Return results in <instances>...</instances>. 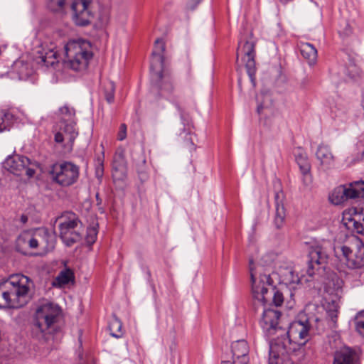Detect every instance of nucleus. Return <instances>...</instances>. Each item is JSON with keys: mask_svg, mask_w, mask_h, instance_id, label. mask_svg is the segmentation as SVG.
Returning a JSON list of instances; mask_svg holds the SVG:
<instances>
[{"mask_svg": "<svg viewBox=\"0 0 364 364\" xmlns=\"http://www.w3.org/2000/svg\"><path fill=\"white\" fill-rule=\"evenodd\" d=\"M281 194L282 193L279 192L275 194L276 212L274 223L277 228H281L283 226L286 218V210L280 200Z\"/></svg>", "mask_w": 364, "mask_h": 364, "instance_id": "obj_23", "label": "nucleus"}, {"mask_svg": "<svg viewBox=\"0 0 364 364\" xmlns=\"http://www.w3.org/2000/svg\"><path fill=\"white\" fill-rule=\"evenodd\" d=\"M200 1L201 0H189L188 6L191 9H194Z\"/></svg>", "mask_w": 364, "mask_h": 364, "instance_id": "obj_41", "label": "nucleus"}, {"mask_svg": "<svg viewBox=\"0 0 364 364\" xmlns=\"http://www.w3.org/2000/svg\"><path fill=\"white\" fill-rule=\"evenodd\" d=\"M242 52L244 53L243 60L247 74L252 81L255 73V44L252 42L246 41L242 46Z\"/></svg>", "mask_w": 364, "mask_h": 364, "instance_id": "obj_19", "label": "nucleus"}, {"mask_svg": "<svg viewBox=\"0 0 364 364\" xmlns=\"http://www.w3.org/2000/svg\"><path fill=\"white\" fill-rule=\"evenodd\" d=\"M52 236L45 228H37L23 231L16 238V249L23 255H31V250H48L53 247V244L50 243Z\"/></svg>", "mask_w": 364, "mask_h": 364, "instance_id": "obj_6", "label": "nucleus"}, {"mask_svg": "<svg viewBox=\"0 0 364 364\" xmlns=\"http://www.w3.org/2000/svg\"><path fill=\"white\" fill-rule=\"evenodd\" d=\"M328 317L330 318L331 322L333 323V326L337 322V318H338V309L337 306H335V309L333 310H329L327 311Z\"/></svg>", "mask_w": 364, "mask_h": 364, "instance_id": "obj_39", "label": "nucleus"}, {"mask_svg": "<svg viewBox=\"0 0 364 364\" xmlns=\"http://www.w3.org/2000/svg\"><path fill=\"white\" fill-rule=\"evenodd\" d=\"M314 321H315V322H316V323H319V322H321V321L318 318H316L314 319Z\"/></svg>", "mask_w": 364, "mask_h": 364, "instance_id": "obj_44", "label": "nucleus"}, {"mask_svg": "<svg viewBox=\"0 0 364 364\" xmlns=\"http://www.w3.org/2000/svg\"><path fill=\"white\" fill-rule=\"evenodd\" d=\"M312 321L305 316L290 323L269 343L268 364H291L289 356L300 351L311 338Z\"/></svg>", "mask_w": 364, "mask_h": 364, "instance_id": "obj_2", "label": "nucleus"}, {"mask_svg": "<svg viewBox=\"0 0 364 364\" xmlns=\"http://www.w3.org/2000/svg\"><path fill=\"white\" fill-rule=\"evenodd\" d=\"M104 172L103 161L101 159H97V165L96 167V175L98 178L102 177Z\"/></svg>", "mask_w": 364, "mask_h": 364, "instance_id": "obj_40", "label": "nucleus"}, {"mask_svg": "<svg viewBox=\"0 0 364 364\" xmlns=\"http://www.w3.org/2000/svg\"><path fill=\"white\" fill-rule=\"evenodd\" d=\"M333 364H361L359 355L349 347H343L334 353Z\"/></svg>", "mask_w": 364, "mask_h": 364, "instance_id": "obj_18", "label": "nucleus"}, {"mask_svg": "<svg viewBox=\"0 0 364 364\" xmlns=\"http://www.w3.org/2000/svg\"><path fill=\"white\" fill-rule=\"evenodd\" d=\"M60 120L66 122L75 121V111L73 107L65 105L59 109Z\"/></svg>", "mask_w": 364, "mask_h": 364, "instance_id": "obj_28", "label": "nucleus"}, {"mask_svg": "<svg viewBox=\"0 0 364 364\" xmlns=\"http://www.w3.org/2000/svg\"><path fill=\"white\" fill-rule=\"evenodd\" d=\"M36 61L42 66L55 68L59 63L58 50L52 45L50 48H42L41 50L38 51Z\"/></svg>", "mask_w": 364, "mask_h": 364, "instance_id": "obj_17", "label": "nucleus"}, {"mask_svg": "<svg viewBox=\"0 0 364 364\" xmlns=\"http://www.w3.org/2000/svg\"><path fill=\"white\" fill-rule=\"evenodd\" d=\"M277 274L282 283L286 285H293L301 283L304 276H299L295 269L291 266L279 267Z\"/></svg>", "mask_w": 364, "mask_h": 364, "instance_id": "obj_20", "label": "nucleus"}, {"mask_svg": "<svg viewBox=\"0 0 364 364\" xmlns=\"http://www.w3.org/2000/svg\"><path fill=\"white\" fill-rule=\"evenodd\" d=\"M20 220L21 222L23 223V224H25L27 223L28 221V217L27 215H21V218H20Z\"/></svg>", "mask_w": 364, "mask_h": 364, "instance_id": "obj_42", "label": "nucleus"}, {"mask_svg": "<svg viewBox=\"0 0 364 364\" xmlns=\"http://www.w3.org/2000/svg\"><path fill=\"white\" fill-rule=\"evenodd\" d=\"M14 116L10 112H5L0 114V132L8 129L13 120Z\"/></svg>", "mask_w": 364, "mask_h": 364, "instance_id": "obj_33", "label": "nucleus"}, {"mask_svg": "<svg viewBox=\"0 0 364 364\" xmlns=\"http://www.w3.org/2000/svg\"><path fill=\"white\" fill-rule=\"evenodd\" d=\"M274 258V254L268 253L256 262L252 258L249 261L254 306L256 311L259 306L262 308L260 326L269 335L284 331L278 328L280 311L268 307L272 304L279 306L284 302L283 294L274 286L272 278L275 274L272 270Z\"/></svg>", "mask_w": 364, "mask_h": 364, "instance_id": "obj_1", "label": "nucleus"}, {"mask_svg": "<svg viewBox=\"0 0 364 364\" xmlns=\"http://www.w3.org/2000/svg\"><path fill=\"white\" fill-rule=\"evenodd\" d=\"M65 65L75 71L85 70L92 57L90 43L82 39L68 41L64 47Z\"/></svg>", "mask_w": 364, "mask_h": 364, "instance_id": "obj_5", "label": "nucleus"}, {"mask_svg": "<svg viewBox=\"0 0 364 364\" xmlns=\"http://www.w3.org/2000/svg\"><path fill=\"white\" fill-rule=\"evenodd\" d=\"M364 198V181H355L348 186H339L329 196L331 203L340 205L348 199Z\"/></svg>", "mask_w": 364, "mask_h": 364, "instance_id": "obj_10", "label": "nucleus"}, {"mask_svg": "<svg viewBox=\"0 0 364 364\" xmlns=\"http://www.w3.org/2000/svg\"><path fill=\"white\" fill-rule=\"evenodd\" d=\"M65 0H48V6L53 11H61L65 5Z\"/></svg>", "mask_w": 364, "mask_h": 364, "instance_id": "obj_36", "label": "nucleus"}, {"mask_svg": "<svg viewBox=\"0 0 364 364\" xmlns=\"http://www.w3.org/2000/svg\"><path fill=\"white\" fill-rule=\"evenodd\" d=\"M122 323L119 319L114 316L109 322V329L112 336L115 338H120L122 336Z\"/></svg>", "mask_w": 364, "mask_h": 364, "instance_id": "obj_30", "label": "nucleus"}, {"mask_svg": "<svg viewBox=\"0 0 364 364\" xmlns=\"http://www.w3.org/2000/svg\"><path fill=\"white\" fill-rule=\"evenodd\" d=\"M75 279L74 273L70 269H65L59 273L53 282V285L57 287H62Z\"/></svg>", "mask_w": 364, "mask_h": 364, "instance_id": "obj_25", "label": "nucleus"}, {"mask_svg": "<svg viewBox=\"0 0 364 364\" xmlns=\"http://www.w3.org/2000/svg\"><path fill=\"white\" fill-rule=\"evenodd\" d=\"M97 228L95 226L90 227L87 229L85 240L89 245L95 242L97 237Z\"/></svg>", "mask_w": 364, "mask_h": 364, "instance_id": "obj_34", "label": "nucleus"}, {"mask_svg": "<svg viewBox=\"0 0 364 364\" xmlns=\"http://www.w3.org/2000/svg\"><path fill=\"white\" fill-rule=\"evenodd\" d=\"M151 75L153 80L157 82L160 91L162 94H171L173 92L174 87L170 76V73L168 70H166V68H163V77L161 78H158L156 75L154 73H151Z\"/></svg>", "mask_w": 364, "mask_h": 364, "instance_id": "obj_22", "label": "nucleus"}, {"mask_svg": "<svg viewBox=\"0 0 364 364\" xmlns=\"http://www.w3.org/2000/svg\"><path fill=\"white\" fill-rule=\"evenodd\" d=\"M34 164L26 156L13 155L4 163V167L10 173L18 176H26L31 178L35 173Z\"/></svg>", "mask_w": 364, "mask_h": 364, "instance_id": "obj_12", "label": "nucleus"}, {"mask_svg": "<svg viewBox=\"0 0 364 364\" xmlns=\"http://www.w3.org/2000/svg\"><path fill=\"white\" fill-rule=\"evenodd\" d=\"M335 255L344 259L346 265L351 269L364 266V245L359 240H355L350 245H340L333 248Z\"/></svg>", "mask_w": 364, "mask_h": 364, "instance_id": "obj_8", "label": "nucleus"}, {"mask_svg": "<svg viewBox=\"0 0 364 364\" xmlns=\"http://www.w3.org/2000/svg\"><path fill=\"white\" fill-rule=\"evenodd\" d=\"M127 137V126L125 124H122L119 126V129L117 134V139L122 141Z\"/></svg>", "mask_w": 364, "mask_h": 364, "instance_id": "obj_38", "label": "nucleus"}, {"mask_svg": "<svg viewBox=\"0 0 364 364\" xmlns=\"http://www.w3.org/2000/svg\"><path fill=\"white\" fill-rule=\"evenodd\" d=\"M257 112L259 114H262L264 110L271 106V98L267 94L261 93L257 96Z\"/></svg>", "mask_w": 364, "mask_h": 364, "instance_id": "obj_29", "label": "nucleus"}, {"mask_svg": "<svg viewBox=\"0 0 364 364\" xmlns=\"http://www.w3.org/2000/svg\"><path fill=\"white\" fill-rule=\"evenodd\" d=\"M166 46L161 38H157L154 43L152 58L151 61V71L156 75L158 78L163 77L162 70L164 67V56Z\"/></svg>", "mask_w": 364, "mask_h": 364, "instance_id": "obj_15", "label": "nucleus"}, {"mask_svg": "<svg viewBox=\"0 0 364 364\" xmlns=\"http://www.w3.org/2000/svg\"><path fill=\"white\" fill-rule=\"evenodd\" d=\"M238 57H239V51L237 50V60H238Z\"/></svg>", "mask_w": 364, "mask_h": 364, "instance_id": "obj_45", "label": "nucleus"}, {"mask_svg": "<svg viewBox=\"0 0 364 364\" xmlns=\"http://www.w3.org/2000/svg\"><path fill=\"white\" fill-rule=\"evenodd\" d=\"M316 156L323 171L329 170L334 166L335 157L328 146L323 144H320L318 146Z\"/></svg>", "mask_w": 364, "mask_h": 364, "instance_id": "obj_21", "label": "nucleus"}, {"mask_svg": "<svg viewBox=\"0 0 364 364\" xmlns=\"http://www.w3.org/2000/svg\"><path fill=\"white\" fill-rule=\"evenodd\" d=\"M115 85L113 82L107 81L104 84V92L105 98L109 103H112L114 99Z\"/></svg>", "mask_w": 364, "mask_h": 364, "instance_id": "obj_32", "label": "nucleus"}, {"mask_svg": "<svg viewBox=\"0 0 364 364\" xmlns=\"http://www.w3.org/2000/svg\"><path fill=\"white\" fill-rule=\"evenodd\" d=\"M300 53L309 65H314L317 59V50L309 43L301 42L299 45Z\"/></svg>", "mask_w": 364, "mask_h": 364, "instance_id": "obj_24", "label": "nucleus"}, {"mask_svg": "<svg viewBox=\"0 0 364 364\" xmlns=\"http://www.w3.org/2000/svg\"><path fill=\"white\" fill-rule=\"evenodd\" d=\"M54 141L61 144L63 147L70 150L73 149L74 141L78 136L76 121L66 122L59 121L53 128Z\"/></svg>", "mask_w": 364, "mask_h": 364, "instance_id": "obj_11", "label": "nucleus"}, {"mask_svg": "<svg viewBox=\"0 0 364 364\" xmlns=\"http://www.w3.org/2000/svg\"><path fill=\"white\" fill-rule=\"evenodd\" d=\"M50 174L53 181L61 186L68 187L77 181L80 168L71 162L65 161L53 165Z\"/></svg>", "mask_w": 364, "mask_h": 364, "instance_id": "obj_9", "label": "nucleus"}, {"mask_svg": "<svg viewBox=\"0 0 364 364\" xmlns=\"http://www.w3.org/2000/svg\"><path fill=\"white\" fill-rule=\"evenodd\" d=\"M296 161L299 166L300 171L301 173L304 176V177L307 178L309 176V173L311 170V164L309 161L308 156L306 154L304 151H300L296 154L295 156Z\"/></svg>", "mask_w": 364, "mask_h": 364, "instance_id": "obj_26", "label": "nucleus"}, {"mask_svg": "<svg viewBox=\"0 0 364 364\" xmlns=\"http://www.w3.org/2000/svg\"><path fill=\"white\" fill-rule=\"evenodd\" d=\"M61 314L60 307L50 301L40 304L35 311L31 326V336L40 342H48L58 331Z\"/></svg>", "mask_w": 364, "mask_h": 364, "instance_id": "obj_4", "label": "nucleus"}, {"mask_svg": "<svg viewBox=\"0 0 364 364\" xmlns=\"http://www.w3.org/2000/svg\"><path fill=\"white\" fill-rule=\"evenodd\" d=\"M355 328L364 337V311L359 312L355 317Z\"/></svg>", "mask_w": 364, "mask_h": 364, "instance_id": "obj_35", "label": "nucleus"}, {"mask_svg": "<svg viewBox=\"0 0 364 364\" xmlns=\"http://www.w3.org/2000/svg\"><path fill=\"white\" fill-rule=\"evenodd\" d=\"M112 176L114 180H124L126 177V168L124 164H114L112 168Z\"/></svg>", "mask_w": 364, "mask_h": 364, "instance_id": "obj_31", "label": "nucleus"}, {"mask_svg": "<svg viewBox=\"0 0 364 364\" xmlns=\"http://www.w3.org/2000/svg\"><path fill=\"white\" fill-rule=\"evenodd\" d=\"M96 199H97V205L101 204L102 200L100 198L98 193L96 194Z\"/></svg>", "mask_w": 364, "mask_h": 364, "instance_id": "obj_43", "label": "nucleus"}, {"mask_svg": "<svg viewBox=\"0 0 364 364\" xmlns=\"http://www.w3.org/2000/svg\"><path fill=\"white\" fill-rule=\"evenodd\" d=\"M328 249H331V244L328 241L311 247L309 269L307 271L309 277H312L314 274L312 269L314 268V265H324L327 263L329 257Z\"/></svg>", "mask_w": 364, "mask_h": 364, "instance_id": "obj_14", "label": "nucleus"}, {"mask_svg": "<svg viewBox=\"0 0 364 364\" xmlns=\"http://www.w3.org/2000/svg\"><path fill=\"white\" fill-rule=\"evenodd\" d=\"M32 280L21 274L11 275L0 282V308L18 309L26 305L31 298Z\"/></svg>", "mask_w": 364, "mask_h": 364, "instance_id": "obj_3", "label": "nucleus"}, {"mask_svg": "<svg viewBox=\"0 0 364 364\" xmlns=\"http://www.w3.org/2000/svg\"><path fill=\"white\" fill-rule=\"evenodd\" d=\"M344 220H348L349 228L352 224L357 232L361 233L364 231V214H355L353 218H347V215H345Z\"/></svg>", "mask_w": 364, "mask_h": 364, "instance_id": "obj_27", "label": "nucleus"}, {"mask_svg": "<svg viewBox=\"0 0 364 364\" xmlns=\"http://www.w3.org/2000/svg\"><path fill=\"white\" fill-rule=\"evenodd\" d=\"M233 362L223 361L221 364H249V346L246 341L238 340L232 344Z\"/></svg>", "mask_w": 364, "mask_h": 364, "instance_id": "obj_16", "label": "nucleus"}, {"mask_svg": "<svg viewBox=\"0 0 364 364\" xmlns=\"http://www.w3.org/2000/svg\"><path fill=\"white\" fill-rule=\"evenodd\" d=\"M61 223L59 224L60 237L68 246H71L82 239L80 229L82 223L76 214L67 212L60 217Z\"/></svg>", "mask_w": 364, "mask_h": 364, "instance_id": "obj_7", "label": "nucleus"}, {"mask_svg": "<svg viewBox=\"0 0 364 364\" xmlns=\"http://www.w3.org/2000/svg\"><path fill=\"white\" fill-rule=\"evenodd\" d=\"M176 107L178 108V110H180V107L176 105Z\"/></svg>", "mask_w": 364, "mask_h": 364, "instance_id": "obj_46", "label": "nucleus"}, {"mask_svg": "<svg viewBox=\"0 0 364 364\" xmlns=\"http://www.w3.org/2000/svg\"><path fill=\"white\" fill-rule=\"evenodd\" d=\"M90 0H73L71 4L73 20L77 26H85L90 23L92 17Z\"/></svg>", "mask_w": 364, "mask_h": 364, "instance_id": "obj_13", "label": "nucleus"}, {"mask_svg": "<svg viewBox=\"0 0 364 364\" xmlns=\"http://www.w3.org/2000/svg\"><path fill=\"white\" fill-rule=\"evenodd\" d=\"M146 161H143V164L141 168H137L139 177L141 181H145L148 179V173L145 167Z\"/></svg>", "mask_w": 364, "mask_h": 364, "instance_id": "obj_37", "label": "nucleus"}]
</instances>
